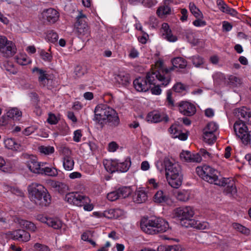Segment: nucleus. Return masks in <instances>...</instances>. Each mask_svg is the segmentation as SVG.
I'll list each match as a JSON object with an SVG mask.
<instances>
[{"mask_svg":"<svg viewBox=\"0 0 251 251\" xmlns=\"http://www.w3.org/2000/svg\"><path fill=\"white\" fill-rule=\"evenodd\" d=\"M102 215L103 217H106L108 219L114 218V216L113 214V209H110L104 211L103 212H102Z\"/></svg>","mask_w":251,"mask_h":251,"instance_id":"62","label":"nucleus"},{"mask_svg":"<svg viewBox=\"0 0 251 251\" xmlns=\"http://www.w3.org/2000/svg\"><path fill=\"white\" fill-rule=\"evenodd\" d=\"M103 163L105 169L108 172L113 173L117 171L118 160L105 159L103 160Z\"/></svg>","mask_w":251,"mask_h":251,"instance_id":"26","label":"nucleus"},{"mask_svg":"<svg viewBox=\"0 0 251 251\" xmlns=\"http://www.w3.org/2000/svg\"><path fill=\"white\" fill-rule=\"evenodd\" d=\"M135 89L138 92H146L150 88V84L148 80L139 77L133 81Z\"/></svg>","mask_w":251,"mask_h":251,"instance_id":"19","label":"nucleus"},{"mask_svg":"<svg viewBox=\"0 0 251 251\" xmlns=\"http://www.w3.org/2000/svg\"><path fill=\"white\" fill-rule=\"evenodd\" d=\"M182 248L179 245H161L158 247L157 251H181Z\"/></svg>","mask_w":251,"mask_h":251,"instance_id":"35","label":"nucleus"},{"mask_svg":"<svg viewBox=\"0 0 251 251\" xmlns=\"http://www.w3.org/2000/svg\"><path fill=\"white\" fill-rule=\"evenodd\" d=\"M190 59L192 60L193 65L196 67H200L203 64V59L199 55L191 57Z\"/></svg>","mask_w":251,"mask_h":251,"instance_id":"48","label":"nucleus"},{"mask_svg":"<svg viewBox=\"0 0 251 251\" xmlns=\"http://www.w3.org/2000/svg\"><path fill=\"white\" fill-rule=\"evenodd\" d=\"M155 165L160 172L165 169L167 181L171 187L177 188L181 185L183 175L181 166L177 162L166 157L163 162L160 160L157 161Z\"/></svg>","mask_w":251,"mask_h":251,"instance_id":"2","label":"nucleus"},{"mask_svg":"<svg viewBox=\"0 0 251 251\" xmlns=\"http://www.w3.org/2000/svg\"><path fill=\"white\" fill-rule=\"evenodd\" d=\"M179 106L180 112L186 116H192L195 113L196 111L195 106L188 101H182L180 102Z\"/></svg>","mask_w":251,"mask_h":251,"instance_id":"16","label":"nucleus"},{"mask_svg":"<svg viewBox=\"0 0 251 251\" xmlns=\"http://www.w3.org/2000/svg\"><path fill=\"white\" fill-rule=\"evenodd\" d=\"M16 47L13 42L5 36L0 35V52L5 57L13 56L16 53Z\"/></svg>","mask_w":251,"mask_h":251,"instance_id":"10","label":"nucleus"},{"mask_svg":"<svg viewBox=\"0 0 251 251\" xmlns=\"http://www.w3.org/2000/svg\"><path fill=\"white\" fill-rule=\"evenodd\" d=\"M174 214L179 221L182 226L189 227L193 225L195 220L193 217L195 214L194 208L190 206H185L176 208Z\"/></svg>","mask_w":251,"mask_h":251,"instance_id":"8","label":"nucleus"},{"mask_svg":"<svg viewBox=\"0 0 251 251\" xmlns=\"http://www.w3.org/2000/svg\"><path fill=\"white\" fill-rule=\"evenodd\" d=\"M5 147L13 151H18L21 149V145L13 138H7L4 141Z\"/></svg>","mask_w":251,"mask_h":251,"instance_id":"29","label":"nucleus"},{"mask_svg":"<svg viewBox=\"0 0 251 251\" xmlns=\"http://www.w3.org/2000/svg\"><path fill=\"white\" fill-rule=\"evenodd\" d=\"M153 200L155 202L157 203L170 204L172 203V201L169 197L164 193L161 190L158 191L155 194Z\"/></svg>","mask_w":251,"mask_h":251,"instance_id":"20","label":"nucleus"},{"mask_svg":"<svg viewBox=\"0 0 251 251\" xmlns=\"http://www.w3.org/2000/svg\"><path fill=\"white\" fill-rule=\"evenodd\" d=\"M203 138L205 142L208 144H213L216 140V134H212L207 133H203Z\"/></svg>","mask_w":251,"mask_h":251,"instance_id":"43","label":"nucleus"},{"mask_svg":"<svg viewBox=\"0 0 251 251\" xmlns=\"http://www.w3.org/2000/svg\"><path fill=\"white\" fill-rule=\"evenodd\" d=\"M148 184L149 186L153 189H157L159 187L158 182L154 178H151L148 180Z\"/></svg>","mask_w":251,"mask_h":251,"instance_id":"63","label":"nucleus"},{"mask_svg":"<svg viewBox=\"0 0 251 251\" xmlns=\"http://www.w3.org/2000/svg\"><path fill=\"white\" fill-rule=\"evenodd\" d=\"M190 227H192L200 230H204L208 229L209 227V225L206 222H201L195 220L193 225H191Z\"/></svg>","mask_w":251,"mask_h":251,"instance_id":"41","label":"nucleus"},{"mask_svg":"<svg viewBox=\"0 0 251 251\" xmlns=\"http://www.w3.org/2000/svg\"><path fill=\"white\" fill-rule=\"evenodd\" d=\"M9 237L13 240L19 241L26 242L30 239V234L23 229H18L13 231L9 232L8 233Z\"/></svg>","mask_w":251,"mask_h":251,"instance_id":"13","label":"nucleus"},{"mask_svg":"<svg viewBox=\"0 0 251 251\" xmlns=\"http://www.w3.org/2000/svg\"><path fill=\"white\" fill-rule=\"evenodd\" d=\"M160 32L162 37L169 42H175L177 40V37L172 34V31L167 23H164L162 24Z\"/></svg>","mask_w":251,"mask_h":251,"instance_id":"17","label":"nucleus"},{"mask_svg":"<svg viewBox=\"0 0 251 251\" xmlns=\"http://www.w3.org/2000/svg\"><path fill=\"white\" fill-rule=\"evenodd\" d=\"M172 70L173 68L165 67L162 60L159 59L155 63L154 67L147 75V79L150 85H154L151 89L152 94H161L162 90L160 86H166L170 83L171 78L169 73Z\"/></svg>","mask_w":251,"mask_h":251,"instance_id":"1","label":"nucleus"},{"mask_svg":"<svg viewBox=\"0 0 251 251\" xmlns=\"http://www.w3.org/2000/svg\"><path fill=\"white\" fill-rule=\"evenodd\" d=\"M49 226L52 227L54 229H59L61 227L62 222L57 218L50 217L47 225Z\"/></svg>","mask_w":251,"mask_h":251,"instance_id":"40","label":"nucleus"},{"mask_svg":"<svg viewBox=\"0 0 251 251\" xmlns=\"http://www.w3.org/2000/svg\"><path fill=\"white\" fill-rule=\"evenodd\" d=\"M147 199V193L142 188H139L135 191L133 198L134 202L137 203L145 202Z\"/></svg>","mask_w":251,"mask_h":251,"instance_id":"23","label":"nucleus"},{"mask_svg":"<svg viewBox=\"0 0 251 251\" xmlns=\"http://www.w3.org/2000/svg\"><path fill=\"white\" fill-rule=\"evenodd\" d=\"M218 128V125L214 122L208 123L205 127L203 129V133H209L212 134H216Z\"/></svg>","mask_w":251,"mask_h":251,"instance_id":"42","label":"nucleus"},{"mask_svg":"<svg viewBox=\"0 0 251 251\" xmlns=\"http://www.w3.org/2000/svg\"><path fill=\"white\" fill-rule=\"evenodd\" d=\"M47 38L51 42L55 43L57 41L58 36L56 32L53 31H50L48 33Z\"/></svg>","mask_w":251,"mask_h":251,"instance_id":"58","label":"nucleus"},{"mask_svg":"<svg viewBox=\"0 0 251 251\" xmlns=\"http://www.w3.org/2000/svg\"><path fill=\"white\" fill-rule=\"evenodd\" d=\"M41 15L44 21H47L52 24L57 21L59 17L58 12L54 9L51 8L44 10Z\"/></svg>","mask_w":251,"mask_h":251,"instance_id":"14","label":"nucleus"},{"mask_svg":"<svg viewBox=\"0 0 251 251\" xmlns=\"http://www.w3.org/2000/svg\"><path fill=\"white\" fill-rule=\"evenodd\" d=\"M171 13V9L170 7L166 4V1L158 8L156 12L158 16L161 18H163L167 15H170Z\"/></svg>","mask_w":251,"mask_h":251,"instance_id":"32","label":"nucleus"},{"mask_svg":"<svg viewBox=\"0 0 251 251\" xmlns=\"http://www.w3.org/2000/svg\"><path fill=\"white\" fill-rule=\"evenodd\" d=\"M82 137L81 131L80 130H76L74 132L73 140L76 142H79Z\"/></svg>","mask_w":251,"mask_h":251,"instance_id":"60","label":"nucleus"},{"mask_svg":"<svg viewBox=\"0 0 251 251\" xmlns=\"http://www.w3.org/2000/svg\"><path fill=\"white\" fill-rule=\"evenodd\" d=\"M131 194V190L128 187H123L107 194V199L111 201L119 199H124L128 197Z\"/></svg>","mask_w":251,"mask_h":251,"instance_id":"12","label":"nucleus"},{"mask_svg":"<svg viewBox=\"0 0 251 251\" xmlns=\"http://www.w3.org/2000/svg\"><path fill=\"white\" fill-rule=\"evenodd\" d=\"M193 22V25L196 27H203L206 25V22L203 20V18H196Z\"/></svg>","mask_w":251,"mask_h":251,"instance_id":"57","label":"nucleus"},{"mask_svg":"<svg viewBox=\"0 0 251 251\" xmlns=\"http://www.w3.org/2000/svg\"><path fill=\"white\" fill-rule=\"evenodd\" d=\"M94 112L93 120L99 124L108 122L110 126H117L120 123V119L116 111L106 104L97 105Z\"/></svg>","mask_w":251,"mask_h":251,"instance_id":"3","label":"nucleus"},{"mask_svg":"<svg viewBox=\"0 0 251 251\" xmlns=\"http://www.w3.org/2000/svg\"><path fill=\"white\" fill-rule=\"evenodd\" d=\"M76 19V21L74 25V32L79 38L88 37L90 35V30L86 16L81 11H79Z\"/></svg>","mask_w":251,"mask_h":251,"instance_id":"9","label":"nucleus"},{"mask_svg":"<svg viewBox=\"0 0 251 251\" xmlns=\"http://www.w3.org/2000/svg\"><path fill=\"white\" fill-rule=\"evenodd\" d=\"M62 161L63 168L66 171H70L73 170L75 162L72 156L63 157Z\"/></svg>","mask_w":251,"mask_h":251,"instance_id":"33","label":"nucleus"},{"mask_svg":"<svg viewBox=\"0 0 251 251\" xmlns=\"http://www.w3.org/2000/svg\"><path fill=\"white\" fill-rule=\"evenodd\" d=\"M171 62L173 64V70L169 72V75H170V72L174 70V68L184 69L187 66V61L183 58L181 57H177L173 58L171 60Z\"/></svg>","mask_w":251,"mask_h":251,"instance_id":"28","label":"nucleus"},{"mask_svg":"<svg viewBox=\"0 0 251 251\" xmlns=\"http://www.w3.org/2000/svg\"><path fill=\"white\" fill-rule=\"evenodd\" d=\"M116 81L122 85L126 86L129 82V75L127 74L120 73L116 77Z\"/></svg>","mask_w":251,"mask_h":251,"instance_id":"37","label":"nucleus"},{"mask_svg":"<svg viewBox=\"0 0 251 251\" xmlns=\"http://www.w3.org/2000/svg\"><path fill=\"white\" fill-rule=\"evenodd\" d=\"M181 15L180 20L182 22H186L188 20V11L185 8H182L180 10Z\"/></svg>","mask_w":251,"mask_h":251,"instance_id":"59","label":"nucleus"},{"mask_svg":"<svg viewBox=\"0 0 251 251\" xmlns=\"http://www.w3.org/2000/svg\"><path fill=\"white\" fill-rule=\"evenodd\" d=\"M241 84V80L238 77L234 75H230L226 81V85H229L233 87H236Z\"/></svg>","mask_w":251,"mask_h":251,"instance_id":"45","label":"nucleus"},{"mask_svg":"<svg viewBox=\"0 0 251 251\" xmlns=\"http://www.w3.org/2000/svg\"><path fill=\"white\" fill-rule=\"evenodd\" d=\"M65 200L71 204L81 207L84 202L88 201L89 197L79 193L72 192L66 195Z\"/></svg>","mask_w":251,"mask_h":251,"instance_id":"11","label":"nucleus"},{"mask_svg":"<svg viewBox=\"0 0 251 251\" xmlns=\"http://www.w3.org/2000/svg\"><path fill=\"white\" fill-rule=\"evenodd\" d=\"M18 223L23 228H25L26 229L33 232L36 230L37 227L35 225L30 221L23 219H19L18 220Z\"/></svg>","mask_w":251,"mask_h":251,"instance_id":"36","label":"nucleus"},{"mask_svg":"<svg viewBox=\"0 0 251 251\" xmlns=\"http://www.w3.org/2000/svg\"><path fill=\"white\" fill-rule=\"evenodd\" d=\"M228 179L229 181H227L226 183H224L223 185H218L219 186L225 187L224 192L229 196H234L236 192L237 189L234 186V182L232 179L229 178H226Z\"/></svg>","mask_w":251,"mask_h":251,"instance_id":"21","label":"nucleus"},{"mask_svg":"<svg viewBox=\"0 0 251 251\" xmlns=\"http://www.w3.org/2000/svg\"><path fill=\"white\" fill-rule=\"evenodd\" d=\"M169 132L173 138H178L179 140L184 141L187 139V135L182 133L181 127L177 124L173 125L169 128Z\"/></svg>","mask_w":251,"mask_h":251,"instance_id":"18","label":"nucleus"},{"mask_svg":"<svg viewBox=\"0 0 251 251\" xmlns=\"http://www.w3.org/2000/svg\"><path fill=\"white\" fill-rule=\"evenodd\" d=\"M196 171L200 177L209 183L217 185H223L224 183H226L227 181H229L225 177L219 178L218 171L209 166L203 165L197 167Z\"/></svg>","mask_w":251,"mask_h":251,"instance_id":"7","label":"nucleus"},{"mask_svg":"<svg viewBox=\"0 0 251 251\" xmlns=\"http://www.w3.org/2000/svg\"><path fill=\"white\" fill-rule=\"evenodd\" d=\"M5 70L11 74L15 75L18 72V70L11 62H7L3 65Z\"/></svg>","mask_w":251,"mask_h":251,"instance_id":"46","label":"nucleus"},{"mask_svg":"<svg viewBox=\"0 0 251 251\" xmlns=\"http://www.w3.org/2000/svg\"><path fill=\"white\" fill-rule=\"evenodd\" d=\"M33 248L35 251H50L46 245L38 243L34 244Z\"/></svg>","mask_w":251,"mask_h":251,"instance_id":"54","label":"nucleus"},{"mask_svg":"<svg viewBox=\"0 0 251 251\" xmlns=\"http://www.w3.org/2000/svg\"><path fill=\"white\" fill-rule=\"evenodd\" d=\"M7 117L14 120H20L22 115V112L17 108L13 107L9 109L6 112Z\"/></svg>","mask_w":251,"mask_h":251,"instance_id":"30","label":"nucleus"},{"mask_svg":"<svg viewBox=\"0 0 251 251\" xmlns=\"http://www.w3.org/2000/svg\"><path fill=\"white\" fill-rule=\"evenodd\" d=\"M41 171V174L52 177L56 176L58 174V170L56 168L53 167H46L45 165L42 167Z\"/></svg>","mask_w":251,"mask_h":251,"instance_id":"34","label":"nucleus"},{"mask_svg":"<svg viewBox=\"0 0 251 251\" xmlns=\"http://www.w3.org/2000/svg\"><path fill=\"white\" fill-rule=\"evenodd\" d=\"M37 129V127L36 126H31L24 129L22 131V133L24 135L29 136L34 133Z\"/></svg>","mask_w":251,"mask_h":251,"instance_id":"50","label":"nucleus"},{"mask_svg":"<svg viewBox=\"0 0 251 251\" xmlns=\"http://www.w3.org/2000/svg\"><path fill=\"white\" fill-rule=\"evenodd\" d=\"M113 209L114 218H122L125 217L126 213L123 209L120 208H115Z\"/></svg>","mask_w":251,"mask_h":251,"instance_id":"52","label":"nucleus"},{"mask_svg":"<svg viewBox=\"0 0 251 251\" xmlns=\"http://www.w3.org/2000/svg\"><path fill=\"white\" fill-rule=\"evenodd\" d=\"M7 165L3 157L0 156V169L4 172H10L11 168L7 167Z\"/></svg>","mask_w":251,"mask_h":251,"instance_id":"56","label":"nucleus"},{"mask_svg":"<svg viewBox=\"0 0 251 251\" xmlns=\"http://www.w3.org/2000/svg\"><path fill=\"white\" fill-rule=\"evenodd\" d=\"M142 230L149 234H155L164 232L169 228L168 223L160 218H151L142 220L140 223Z\"/></svg>","mask_w":251,"mask_h":251,"instance_id":"6","label":"nucleus"},{"mask_svg":"<svg viewBox=\"0 0 251 251\" xmlns=\"http://www.w3.org/2000/svg\"><path fill=\"white\" fill-rule=\"evenodd\" d=\"M29 198L37 205L47 206L51 202V197L47 189L42 184L32 183L28 187Z\"/></svg>","mask_w":251,"mask_h":251,"instance_id":"5","label":"nucleus"},{"mask_svg":"<svg viewBox=\"0 0 251 251\" xmlns=\"http://www.w3.org/2000/svg\"><path fill=\"white\" fill-rule=\"evenodd\" d=\"M17 62L21 65H25L31 62L29 58L26 57H19L18 58Z\"/></svg>","mask_w":251,"mask_h":251,"instance_id":"64","label":"nucleus"},{"mask_svg":"<svg viewBox=\"0 0 251 251\" xmlns=\"http://www.w3.org/2000/svg\"><path fill=\"white\" fill-rule=\"evenodd\" d=\"M40 55L42 59L45 61L50 62L52 58V55L50 53L46 52L44 50L40 51Z\"/></svg>","mask_w":251,"mask_h":251,"instance_id":"53","label":"nucleus"},{"mask_svg":"<svg viewBox=\"0 0 251 251\" xmlns=\"http://www.w3.org/2000/svg\"><path fill=\"white\" fill-rule=\"evenodd\" d=\"M164 118V114L158 111H153L148 113L146 119L147 121L156 123L163 120Z\"/></svg>","mask_w":251,"mask_h":251,"instance_id":"24","label":"nucleus"},{"mask_svg":"<svg viewBox=\"0 0 251 251\" xmlns=\"http://www.w3.org/2000/svg\"><path fill=\"white\" fill-rule=\"evenodd\" d=\"M172 92L171 90L167 91V100L168 105L169 106L172 107L174 105V100L172 98Z\"/></svg>","mask_w":251,"mask_h":251,"instance_id":"61","label":"nucleus"},{"mask_svg":"<svg viewBox=\"0 0 251 251\" xmlns=\"http://www.w3.org/2000/svg\"><path fill=\"white\" fill-rule=\"evenodd\" d=\"M237 116L239 120L234 125V129L236 135L242 140V143L245 145H248L251 142V135L248 130L247 126L245 123L249 122L251 117V114L246 107H243L238 109Z\"/></svg>","mask_w":251,"mask_h":251,"instance_id":"4","label":"nucleus"},{"mask_svg":"<svg viewBox=\"0 0 251 251\" xmlns=\"http://www.w3.org/2000/svg\"><path fill=\"white\" fill-rule=\"evenodd\" d=\"M59 151L63 157L72 156L71 150L65 145H62L59 147Z\"/></svg>","mask_w":251,"mask_h":251,"instance_id":"49","label":"nucleus"},{"mask_svg":"<svg viewBox=\"0 0 251 251\" xmlns=\"http://www.w3.org/2000/svg\"><path fill=\"white\" fill-rule=\"evenodd\" d=\"M214 84L215 86L220 87L226 85V80L225 75L221 72H216L212 75Z\"/></svg>","mask_w":251,"mask_h":251,"instance_id":"25","label":"nucleus"},{"mask_svg":"<svg viewBox=\"0 0 251 251\" xmlns=\"http://www.w3.org/2000/svg\"><path fill=\"white\" fill-rule=\"evenodd\" d=\"M189 8L191 13L195 18H203V15L201 11L198 8L193 2H190Z\"/></svg>","mask_w":251,"mask_h":251,"instance_id":"39","label":"nucleus"},{"mask_svg":"<svg viewBox=\"0 0 251 251\" xmlns=\"http://www.w3.org/2000/svg\"><path fill=\"white\" fill-rule=\"evenodd\" d=\"M232 227L233 228L243 234H249L250 233V231L249 229L239 224L233 223L232 224Z\"/></svg>","mask_w":251,"mask_h":251,"instance_id":"47","label":"nucleus"},{"mask_svg":"<svg viewBox=\"0 0 251 251\" xmlns=\"http://www.w3.org/2000/svg\"><path fill=\"white\" fill-rule=\"evenodd\" d=\"M191 192L189 190H181L176 192L175 195L177 200L181 201H188L190 197Z\"/></svg>","mask_w":251,"mask_h":251,"instance_id":"31","label":"nucleus"},{"mask_svg":"<svg viewBox=\"0 0 251 251\" xmlns=\"http://www.w3.org/2000/svg\"><path fill=\"white\" fill-rule=\"evenodd\" d=\"M180 157L182 161L187 162L200 163L202 160L200 153H191L188 151H183L180 154Z\"/></svg>","mask_w":251,"mask_h":251,"instance_id":"15","label":"nucleus"},{"mask_svg":"<svg viewBox=\"0 0 251 251\" xmlns=\"http://www.w3.org/2000/svg\"><path fill=\"white\" fill-rule=\"evenodd\" d=\"M32 72L33 73L36 72L38 74V78L40 84L43 86H45L49 81L46 71L42 69H39L38 68L35 67L32 69Z\"/></svg>","mask_w":251,"mask_h":251,"instance_id":"27","label":"nucleus"},{"mask_svg":"<svg viewBox=\"0 0 251 251\" xmlns=\"http://www.w3.org/2000/svg\"><path fill=\"white\" fill-rule=\"evenodd\" d=\"M38 151L41 154L45 155H50L54 152V148L51 146H40L38 148Z\"/></svg>","mask_w":251,"mask_h":251,"instance_id":"38","label":"nucleus"},{"mask_svg":"<svg viewBox=\"0 0 251 251\" xmlns=\"http://www.w3.org/2000/svg\"><path fill=\"white\" fill-rule=\"evenodd\" d=\"M187 88V86L180 82L176 83L173 87L175 91L177 93H182L185 91Z\"/></svg>","mask_w":251,"mask_h":251,"instance_id":"51","label":"nucleus"},{"mask_svg":"<svg viewBox=\"0 0 251 251\" xmlns=\"http://www.w3.org/2000/svg\"><path fill=\"white\" fill-rule=\"evenodd\" d=\"M85 69L81 66H78L75 68L74 73L75 76L77 77H81L85 74Z\"/></svg>","mask_w":251,"mask_h":251,"instance_id":"55","label":"nucleus"},{"mask_svg":"<svg viewBox=\"0 0 251 251\" xmlns=\"http://www.w3.org/2000/svg\"><path fill=\"white\" fill-rule=\"evenodd\" d=\"M46 164V163L39 162L32 160L28 162L27 167L31 172L41 174L42 167Z\"/></svg>","mask_w":251,"mask_h":251,"instance_id":"22","label":"nucleus"},{"mask_svg":"<svg viewBox=\"0 0 251 251\" xmlns=\"http://www.w3.org/2000/svg\"><path fill=\"white\" fill-rule=\"evenodd\" d=\"M129 166L130 162L127 160H126L121 162L118 161V165H117V171H119L123 173L126 172L129 169Z\"/></svg>","mask_w":251,"mask_h":251,"instance_id":"44","label":"nucleus"}]
</instances>
